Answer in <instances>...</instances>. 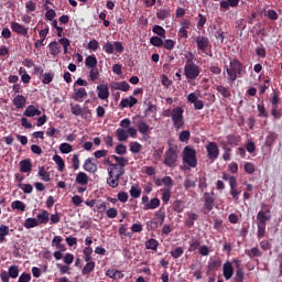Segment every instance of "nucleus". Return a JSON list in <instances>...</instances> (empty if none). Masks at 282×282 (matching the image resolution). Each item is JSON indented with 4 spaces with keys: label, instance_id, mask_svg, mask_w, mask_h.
I'll return each instance as SVG.
<instances>
[{
    "label": "nucleus",
    "instance_id": "44",
    "mask_svg": "<svg viewBox=\"0 0 282 282\" xmlns=\"http://www.w3.org/2000/svg\"><path fill=\"white\" fill-rule=\"evenodd\" d=\"M54 80V72L44 73L42 76V84L50 85Z\"/></svg>",
    "mask_w": 282,
    "mask_h": 282
},
{
    "label": "nucleus",
    "instance_id": "64",
    "mask_svg": "<svg viewBox=\"0 0 282 282\" xmlns=\"http://www.w3.org/2000/svg\"><path fill=\"white\" fill-rule=\"evenodd\" d=\"M70 112L73 116H83V108L80 105L70 106Z\"/></svg>",
    "mask_w": 282,
    "mask_h": 282
},
{
    "label": "nucleus",
    "instance_id": "58",
    "mask_svg": "<svg viewBox=\"0 0 282 282\" xmlns=\"http://www.w3.org/2000/svg\"><path fill=\"white\" fill-rule=\"evenodd\" d=\"M45 19L47 21H54V18L56 17V11H54V9H50V7L45 6Z\"/></svg>",
    "mask_w": 282,
    "mask_h": 282
},
{
    "label": "nucleus",
    "instance_id": "29",
    "mask_svg": "<svg viewBox=\"0 0 282 282\" xmlns=\"http://www.w3.org/2000/svg\"><path fill=\"white\" fill-rule=\"evenodd\" d=\"M116 135L119 142H127L129 140V132L122 128L116 130Z\"/></svg>",
    "mask_w": 282,
    "mask_h": 282
},
{
    "label": "nucleus",
    "instance_id": "28",
    "mask_svg": "<svg viewBox=\"0 0 282 282\" xmlns=\"http://www.w3.org/2000/svg\"><path fill=\"white\" fill-rule=\"evenodd\" d=\"M159 247H160V242L155 238H151L145 241L147 250H154V252H158Z\"/></svg>",
    "mask_w": 282,
    "mask_h": 282
},
{
    "label": "nucleus",
    "instance_id": "62",
    "mask_svg": "<svg viewBox=\"0 0 282 282\" xmlns=\"http://www.w3.org/2000/svg\"><path fill=\"white\" fill-rule=\"evenodd\" d=\"M270 102L272 105L271 107H279V102H281V97H279V93L273 91Z\"/></svg>",
    "mask_w": 282,
    "mask_h": 282
},
{
    "label": "nucleus",
    "instance_id": "20",
    "mask_svg": "<svg viewBox=\"0 0 282 282\" xmlns=\"http://www.w3.org/2000/svg\"><path fill=\"white\" fill-rule=\"evenodd\" d=\"M24 116H26V118H34V116H41V110H39L34 105H30L24 110Z\"/></svg>",
    "mask_w": 282,
    "mask_h": 282
},
{
    "label": "nucleus",
    "instance_id": "56",
    "mask_svg": "<svg viewBox=\"0 0 282 282\" xmlns=\"http://www.w3.org/2000/svg\"><path fill=\"white\" fill-rule=\"evenodd\" d=\"M171 257H173V259H180V257H182V254H184V248L182 247H176L174 250H172L170 252Z\"/></svg>",
    "mask_w": 282,
    "mask_h": 282
},
{
    "label": "nucleus",
    "instance_id": "27",
    "mask_svg": "<svg viewBox=\"0 0 282 282\" xmlns=\"http://www.w3.org/2000/svg\"><path fill=\"white\" fill-rule=\"evenodd\" d=\"M226 140L230 147H239V143L241 142V135L228 134Z\"/></svg>",
    "mask_w": 282,
    "mask_h": 282
},
{
    "label": "nucleus",
    "instance_id": "11",
    "mask_svg": "<svg viewBox=\"0 0 282 282\" xmlns=\"http://www.w3.org/2000/svg\"><path fill=\"white\" fill-rule=\"evenodd\" d=\"M197 50L203 52V54H207L206 50H208V45H210V40L206 36H197L196 39Z\"/></svg>",
    "mask_w": 282,
    "mask_h": 282
},
{
    "label": "nucleus",
    "instance_id": "3",
    "mask_svg": "<svg viewBox=\"0 0 282 282\" xmlns=\"http://www.w3.org/2000/svg\"><path fill=\"white\" fill-rule=\"evenodd\" d=\"M272 219V214L270 209H261L257 214V226H258V231H257V238L258 239H263L265 237V228L268 227V221Z\"/></svg>",
    "mask_w": 282,
    "mask_h": 282
},
{
    "label": "nucleus",
    "instance_id": "14",
    "mask_svg": "<svg viewBox=\"0 0 282 282\" xmlns=\"http://www.w3.org/2000/svg\"><path fill=\"white\" fill-rule=\"evenodd\" d=\"M97 96L100 100H107L109 98V86L101 84L97 86Z\"/></svg>",
    "mask_w": 282,
    "mask_h": 282
},
{
    "label": "nucleus",
    "instance_id": "1",
    "mask_svg": "<svg viewBox=\"0 0 282 282\" xmlns=\"http://www.w3.org/2000/svg\"><path fill=\"white\" fill-rule=\"evenodd\" d=\"M224 69L227 75V83L230 87L235 85L237 78H243V76H246V65L237 57L230 58L229 65H225Z\"/></svg>",
    "mask_w": 282,
    "mask_h": 282
},
{
    "label": "nucleus",
    "instance_id": "5",
    "mask_svg": "<svg viewBox=\"0 0 282 282\" xmlns=\"http://www.w3.org/2000/svg\"><path fill=\"white\" fill-rule=\"evenodd\" d=\"M183 162L191 166V169H195L197 166V151L189 145L185 147L183 150Z\"/></svg>",
    "mask_w": 282,
    "mask_h": 282
},
{
    "label": "nucleus",
    "instance_id": "7",
    "mask_svg": "<svg viewBox=\"0 0 282 282\" xmlns=\"http://www.w3.org/2000/svg\"><path fill=\"white\" fill-rule=\"evenodd\" d=\"M163 164L169 169H175L177 166V149L170 147L164 154Z\"/></svg>",
    "mask_w": 282,
    "mask_h": 282
},
{
    "label": "nucleus",
    "instance_id": "2",
    "mask_svg": "<svg viewBox=\"0 0 282 282\" xmlns=\"http://www.w3.org/2000/svg\"><path fill=\"white\" fill-rule=\"evenodd\" d=\"M185 58L186 61L183 68L184 76L187 83H193V80H196L199 74H202V68L195 63V61H193L195 58V55H193V53L185 55Z\"/></svg>",
    "mask_w": 282,
    "mask_h": 282
},
{
    "label": "nucleus",
    "instance_id": "48",
    "mask_svg": "<svg viewBox=\"0 0 282 282\" xmlns=\"http://www.w3.org/2000/svg\"><path fill=\"white\" fill-rule=\"evenodd\" d=\"M151 129L150 126L145 121H141L138 124V131L141 132L143 135H147L149 133V130Z\"/></svg>",
    "mask_w": 282,
    "mask_h": 282
},
{
    "label": "nucleus",
    "instance_id": "21",
    "mask_svg": "<svg viewBox=\"0 0 282 282\" xmlns=\"http://www.w3.org/2000/svg\"><path fill=\"white\" fill-rule=\"evenodd\" d=\"M83 98H87V90L85 88L75 89L73 99L76 100V102H82Z\"/></svg>",
    "mask_w": 282,
    "mask_h": 282
},
{
    "label": "nucleus",
    "instance_id": "8",
    "mask_svg": "<svg viewBox=\"0 0 282 282\" xmlns=\"http://www.w3.org/2000/svg\"><path fill=\"white\" fill-rule=\"evenodd\" d=\"M207 158L208 160H212V162H215L217 158H219V145L215 141H209L206 147Z\"/></svg>",
    "mask_w": 282,
    "mask_h": 282
},
{
    "label": "nucleus",
    "instance_id": "50",
    "mask_svg": "<svg viewBox=\"0 0 282 282\" xmlns=\"http://www.w3.org/2000/svg\"><path fill=\"white\" fill-rule=\"evenodd\" d=\"M18 187L21 188L26 195H30L32 191H34L32 184L18 183Z\"/></svg>",
    "mask_w": 282,
    "mask_h": 282
},
{
    "label": "nucleus",
    "instance_id": "39",
    "mask_svg": "<svg viewBox=\"0 0 282 282\" xmlns=\"http://www.w3.org/2000/svg\"><path fill=\"white\" fill-rule=\"evenodd\" d=\"M50 221V213L47 210H43L37 215V224H47Z\"/></svg>",
    "mask_w": 282,
    "mask_h": 282
},
{
    "label": "nucleus",
    "instance_id": "19",
    "mask_svg": "<svg viewBox=\"0 0 282 282\" xmlns=\"http://www.w3.org/2000/svg\"><path fill=\"white\" fill-rule=\"evenodd\" d=\"M20 173H32V160L25 159L20 161Z\"/></svg>",
    "mask_w": 282,
    "mask_h": 282
},
{
    "label": "nucleus",
    "instance_id": "51",
    "mask_svg": "<svg viewBox=\"0 0 282 282\" xmlns=\"http://www.w3.org/2000/svg\"><path fill=\"white\" fill-rule=\"evenodd\" d=\"M218 268H221V261L219 260H212L208 262V271L215 272Z\"/></svg>",
    "mask_w": 282,
    "mask_h": 282
},
{
    "label": "nucleus",
    "instance_id": "12",
    "mask_svg": "<svg viewBox=\"0 0 282 282\" xmlns=\"http://www.w3.org/2000/svg\"><path fill=\"white\" fill-rule=\"evenodd\" d=\"M223 274L226 279V281H230L232 276L235 275V268H232V262L227 261L223 265Z\"/></svg>",
    "mask_w": 282,
    "mask_h": 282
},
{
    "label": "nucleus",
    "instance_id": "32",
    "mask_svg": "<svg viewBox=\"0 0 282 282\" xmlns=\"http://www.w3.org/2000/svg\"><path fill=\"white\" fill-rule=\"evenodd\" d=\"M37 175L42 178L43 182H51L52 180L50 172L45 171V166H39Z\"/></svg>",
    "mask_w": 282,
    "mask_h": 282
},
{
    "label": "nucleus",
    "instance_id": "45",
    "mask_svg": "<svg viewBox=\"0 0 282 282\" xmlns=\"http://www.w3.org/2000/svg\"><path fill=\"white\" fill-rule=\"evenodd\" d=\"M85 63H86V67H89L91 69V68H95L96 65H98V59L96 58V56L90 55V56L86 57Z\"/></svg>",
    "mask_w": 282,
    "mask_h": 282
},
{
    "label": "nucleus",
    "instance_id": "40",
    "mask_svg": "<svg viewBox=\"0 0 282 282\" xmlns=\"http://www.w3.org/2000/svg\"><path fill=\"white\" fill-rule=\"evenodd\" d=\"M36 226H39V220L36 218H26L24 221V228H26V230L36 228Z\"/></svg>",
    "mask_w": 282,
    "mask_h": 282
},
{
    "label": "nucleus",
    "instance_id": "47",
    "mask_svg": "<svg viewBox=\"0 0 282 282\" xmlns=\"http://www.w3.org/2000/svg\"><path fill=\"white\" fill-rule=\"evenodd\" d=\"M185 208H186V206L184 205V202H182V200H175L173 203V210L175 213H184Z\"/></svg>",
    "mask_w": 282,
    "mask_h": 282
},
{
    "label": "nucleus",
    "instance_id": "24",
    "mask_svg": "<svg viewBox=\"0 0 282 282\" xmlns=\"http://www.w3.org/2000/svg\"><path fill=\"white\" fill-rule=\"evenodd\" d=\"M25 102H28V99L23 95H18L13 98V105L17 109H23Z\"/></svg>",
    "mask_w": 282,
    "mask_h": 282
},
{
    "label": "nucleus",
    "instance_id": "43",
    "mask_svg": "<svg viewBox=\"0 0 282 282\" xmlns=\"http://www.w3.org/2000/svg\"><path fill=\"white\" fill-rule=\"evenodd\" d=\"M152 32L154 34H158V36H161V39H166V30H164V28H162L160 25H154L152 28Z\"/></svg>",
    "mask_w": 282,
    "mask_h": 282
},
{
    "label": "nucleus",
    "instance_id": "23",
    "mask_svg": "<svg viewBox=\"0 0 282 282\" xmlns=\"http://www.w3.org/2000/svg\"><path fill=\"white\" fill-rule=\"evenodd\" d=\"M63 243V237L61 236H55L52 240V246L56 248V250H61L62 252H65L67 248H65V245Z\"/></svg>",
    "mask_w": 282,
    "mask_h": 282
},
{
    "label": "nucleus",
    "instance_id": "9",
    "mask_svg": "<svg viewBox=\"0 0 282 282\" xmlns=\"http://www.w3.org/2000/svg\"><path fill=\"white\" fill-rule=\"evenodd\" d=\"M204 210L205 213H210L215 208V193L205 192L204 194Z\"/></svg>",
    "mask_w": 282,
    "mask_h": 282
},
{
    "label": "nucleus",
    "instance_id": "13",
    "mask_svg": "<svg viewBox=\"0 0 282 282\" xmlns=\"http://www.w3.org/2000/svg\"><path fill=\"white\" fill-rule=\"evenodd\" d=\"M83 169L87 173H97L98 172V165L94 162V158L86 159L84 162Z\"/></svg>",
    "mask_w": 282,
    "mask_h": 282
},
{
    "label": "nucleus",
    "instance_id": "25",
    "mask_svg": "<svg viewBox=\"0 0 282 282\" xmlns=\"http://www.w3.org/2000/svg\"><path fill=\"white\" fill-rule=\"evenodd\" d=\"M216 90L218 91V94H220V96H223V98H231L232 97V93L230 91L229 87H226L224 85H218V86H216Z\"/></svg>",
    "mask_w": 282,
    "mask_h": 282
},
{
    "label": "nucleus",
    "instance_id": "38",
    "mask_svg": "<svg viewBox=\"0 0 282 282\" xmlns=\"http://www.w3.org/2000/svg\"><path fill=\"white\" fill-rule=\"evenodd\" d=\"M8 235H10V227L6 225H1L0 226V243H3V241H6V237H8Z\"/></svg>",
    "mask_w": 282,
    "mask_h": 282
},
{
    "label": "nucleus",
    "instance_id": "46",
    "mask_svg": "<svg viewBox=\"0 0 282 282\" xmlns=\"http://www.w3.org/2000/svg\"><path fill=\"white\" fill-rule=\"evenodd\" d=\"M161 193H162V202L164 204H169V202L171 200V188H163L161 189Z\"/></svg>",
    "mask_w": 282,
    "mask_h": 282
},
{
    "label": "nucleus",
    "instance_id": "60",
    "mask_svg": "<svg viewBox=\"0 0 282 282\" xmlns=\"http://www.w3.org/2000/svg\"><path fill=\"white\" fill-rule=\"evenodd\" d=\"M256 54L260 58H265V56H268V53L265 52V47H263V44H260L259 46H257Z\"/></svg>",
    "mask_w": 282,
    "mask_h": 282
},
{
    "label": "nucleus",
    "instance_id": "30",
    "mask_svg": "<svg viewBox=\"0 0 282 282\" xmlns=\"http://www.w3.org/2000/svg\"><path fill=\"white\" fill-rule=\"evenodd\" d=\"M48 48L52 56H58L61 54V45L56 41L51 42Z\"/></svg>",
    "mask_w": 282,
    "mask_h": 282
},
{
    "label": "nucleus",
    "instance_id": "33",
    "mask_svg": "<svg viewBox=\"0 0 282 282\" xmlns=\"http://www.w3.org/2000/svg\"><path fill=\"white\" fill-rule=\"evenodd\" d=\"M94 270H96V262H87L82 269V274L84 276H88V274L94 272Z\"/></svg>",
    "mask_w": 282,
    "mask_h": 282
},
{
    "label": "nucleus",
    "instance_id": "10",
    "mask_svg": "<svg viewBox=\"0 0 282 282\" xmlns=\"http://www.w3.org/2000/svg\"><path fill=\"white\" fill-rule=\"evenodd\" d=\"M187 102H191V105H194V109L198 111L204 109V101L199 99L195 93H191L187 96Z\"/></svg>",
    "mask_w": 282,
    "mask_h": 282
},
{
    "label": "nucleus",
    "instance_id": "35",
    "mask_svg": "<svg viewBox=\"0 0 282 282\" xmlns=\"http://www.w3.org/2000/svg\"><path fill=\"white\" fill-rule=\"evenodd\" d=\"M155 208H160V198L158 197L152 198L150 203L144 206V210H155Z\"/></svg>",
    "mask_w": 282,
    "mask_h": 282
},
{
    "label": "nucleus",
    "instance_id": "31",
    "mask_svg": "<svg viewBox=\"0 0 282 282\" xmlns=\"http://www.w3.org/2000/svg\"><path fill=\"white\" fill-rule=\"evenodd\" d=\"M171 17V10L170 9H159L156 11V19L159 21H164V19H169Z\"/></svg>",
    "mask_w": 282,
    "mask_h": 282
},
{
    "label": "nucleus",
    "instance_id": "55",
    "mask_svg": "<svg viewBox=\"0 0 282 282\" xmlns=\"http://www.w3.org/2000/svg\"><path fill=\"white\" fill-rule=\"evenodd\" d=\"M271 116H273L275 120L281 119L282 110L279 109V106H271Z\"/></svg>",
    "mask_w": 282,
    "mask_h": 282
},
{
    "label": "nucleus",
    "instance_id": "26",
    "mask_svg": "<svg viewBox=\"0 0 282 282\" xmlns=\"http://www.w3.org/2000/svg\"><path fill=\"white\" fill-rule=\"evenodd\" d=\"M246 254L249 259H259V257H263V252L259 250V247H253L250 250H247Z\"/></svg>",
    "mask_w": 282,
    "mask_h": 282
},
{
    "label": "nucleus",
    "instance_id": "52",
    "mask_svg": "<svg viewBox=\"0 0 282 282\" xmlns=\"http://www.w3.org/2000/svg\"><path fill=\"white\" fill-rule=\"evenodd\" d=\"M150 43L154 47H162V45H164V40H162V37H160V36H152L150 39Z\"/></svg>",
    "mask_w": 282,
    "mask_h": 282
},
{
    "label": "nucleus",
    "instance_id": "16",
    "mask_svg": "<svg viewBox=\"0 0 282 282\" xmlns=\"http://www.w3.org/2000/svg\"><path fill=\"white\" fill-rule=\"evenodd\" d=\"M11 30L17 34H21L22 36H28V29L22 24H19V22H12Z\"/></svg>",
    "mask_w": 282,
    "mask_h": 282
},
{
    "label": "nucleus",
    "instance_id": "18",
    "mask_svg": "<svg viewBox=\"0 0 282 282\" xmlns=\"http://www.w3.org/2000/svg\"><path fill=\"white\" fill-rule=\"evenodd\" d=\"M75 182L79 184V186H87V184H89V175L85 172H79L76 175Z\"/></svg>",
    "mask_w": 282,
    "mask_h": 282
},
{
    "label": "nucleus",
    "instance_id": "42",
    "mask_svg": "<svg viewBox=\"0 0 282 282\" xmlns=\"http://www.w3.org/2000/svg\"><path fill=\"white\" fill-rule=\"evenodd\" d=\"M140 195H142V188H140L139 185H133L130 188V196L133 197V199H138V197H140Z\"/></svg>",
    "mask_w": 282,
    "mask_h": 282
},
{
    "label": "nucleus",
    "instance_id": "37",
    "mask_svg": "<svg viewBox=\"0 0 282 282\" xmlns=\"http://www.w3.org/2000/svg\"><path fill=\"white\" fill-rule=\"evenodd\" d=\"M53 162H55V164H57L58 171H61V172L65 171V161L63 160V158L61 155L55 154L53 156Z\"/></svg>",
    "mask_w": 282,
    "mask_h": 282
},
{
    "label": "nucleus",
    "instance_id": "22",
    "mask_svg": "<svg viewBox=\"0 0 282 282\" xmlns=\"http://www.w3.org/2000/svg\"><path fill=\"white\" fill-rule=\"evenodd\" d=\"M186 216L187 218L185 219V226H187V228H193V226H195V221H197V214L193 212H187Z\"/></svg>",
    "mask_w": 282,
    "mask_h": 282
},
{
    "label": "nucleus",
    "instance_id": "54",
    "mask_svg": "<svg viewBox=\"0 0 282 282\" xmlns=\"http://www.w3.org/2000/svg\"><path fill=\"white\" fill-rule=\"evenodd\" d=\"M257 109L260 118H268V110H265V104L263 101L258 104Z\"/></svg>",
    "mask_w": 282,
    "mask_h": 282
},
{
    "label": "nucleus",
    "instance_id": "41",
    "mask_svg": "<svg viewBox=\"0 0 282 282\" xmlns=\"http://www.w3.org/2000/svg\"><path fill=\"white\" fill-rule=\"evenodd\" d=\"M12 210H21V213H25V203L21 200H14L11 203Z\"/></svg>",
    "mask_w": 282,
    "mask_h": 282
},
{
    "label": "nucleus",
    "instance_id": "34",
    "mask_svg": "<svg viewBox=\"0 0 282 282\" xmlns=\"http://www.w3.org/2000/svg\"><path fill=\"white\" fill-rule=\"evenodd\" d=\"M278 134L276 132L270 131L268 135L265 137V147H272L274 142H276Z\"/></svg>",
    "mask_w": 282,
    "mask_h": 282
},
{
    "label": "nucleus",
    "instance_id": "63",
    "mask_svg": "<svg viewBox=\"0 0 282 282\" xmlns=\"http://www.w3.org/2000/svg\"><path fill=\"white\" fill-rule=\"evenodd\" d=\"M162 183L165 186L164 188H173V178L171 176H164L162 178Z\"/></svg>",
    "mask_w": 282,
    "mask_h": 282
},
{
    "label": "nucleus",
    "instance_id": "6",
    "mask_svg": "<svg viewBox=\"0 0 282 282\" xmlns=\"http://www.w3.org/2000/svg\"><path fill=\"white\" fill-rule=\"evenodd\" d=\"M171 118H172L174 129H176V131H180V129L184 127V108L182 107L173 108Z\"/></svg>",
    "mask_w": 282,
    "mask_h": 282
},
{
    "label": "nucleus",
    "instance_id": "59",
    "mask_svg": "<svg viewBox=\"0 0 282 282\" xmlns=\"http://www.w3.org/2000/svg\"><path fill=\"white\" fill-rule=\"evenodd\" d=\"M155 221L158 223L159 226H162L164 224V219H166V214L164 212H158L155 214Z\"/></svg>",
    "mask_w": 282,
    "mask_h": 282
},
{
    "label": "nucleus",
    "instance_id": "4",
    "mask_svg": "<svg viewBox=\"0 0 282 282\" xmlns=\"http://www.w3.org/2000/svg\"><path fill=\"white\" fill-rule=\"evenodd\" d=\"M124 175V169H119L118 164H110L108 169L107 184L111 188H118L120 186V177Z\"/></svg>",
    "mask_w": 282,
    "mask_h": 282
},
{
    "label": "nucleus",
    "instance_id": "53",
    "mask_svg": "<svg viewBox=\"0 0 282 282\" xmlns=\"http://www.w3.org/2000/svg\"><path fill=\"white\" fill-rule=\"evenodd\" d=\"M180 142H188L191 140V131L189 130H183L181 131L178 135Z\"/></svg>",
    "mask_w": 282,
    "mask_h": 282
},
{
    "label": "nucleus",
    "instance_id": "61",
    "mask_svg": "<svg viewBox=\"0 0 282 282\" xmlns=\"http://www.w3.org/2000/svg\"><path fill=\"white\" fill-rule=\"evenodd\" d=\"M9 276L11 279H17L19 276V267L18 265H11L9 268Z\"/></svg>",
    "mask_w": 282,
    "mask_h": 282
},
{
    "label": "nucleus",
    "instance_id": "17",
    "mask_svg": "<svg viewBox=\"0 0 282 282\" xmlns=\"http://www.w3.org/2000/svg\"><path fill=\"white\" fill-rule=\"evenodd\" d=\"M236 263H237V269H236V273L234 276V281L235 282H243V279H246V272H243V268H241L238 260H236Z\"/></svg>",
    "mask_w": 282,
    "mask_h": 282
},
{
    "label": "nucleus",
    "instance_id": "49",
    "mask_svg": "<svg viewBox=\"0 0 282 282\" xmlns=\"http://www.w3.org/2000/svg\"><path fill=\"white\" fill-rule=\"evenodd\" d=\"M59 151L61 153L67 154V153H72V151H74V147H72V144L64 142L59 145Z\"/></svg>",
    "mask_w": 282,
    "mask_h": 282
},
{
    "label": "nucleus",
    "instance_id": "36",
    "mask_svg": "<svg viewBox=\"0 0 282 282\" xmlns=\"http://www.w3.org/2000/svg\"><path fill=\"white\" fill-rule=\"evenodd\" d=\"M229 186H230V195L232 199H239L241 189H237V182L235 183V181H231V185Z\"/></svg>",
    "mask_w": 282,
    "mask_h": 282
},
{
    "label": "nucleus",
    "instance_id": "15",
    "mask_svg": "<svg viewBox=\"0 0 282 282\" xmlns=\"http://www.w3.org/2000/svg\"><path fill=\"white\" fill-rule=\"evenodd\" d=\"M138 102V99L133 96H130L128 98H123L120 101L121 109H127L128 107H135V104Z\"/></svg>",
    "mask_w": 282,
    "mask_h": 282
},
{
    "label": "nucleus",
    "instance_id": "57",
    "mask_svg": "<svg viewBox=\"0 0 282 282\" xmlns=\"http://www.w3.org/2000/svg\"><path fill=\"white\" fill-rule=\"evenodd\" d=\"M199 246H202V242H199L198 239H192L189 241L188 251L189 252H195V250H197L199 248Z\"/></svg>",
    "mask_w": 282,
    "mask_h": 282
}]
</instances>
